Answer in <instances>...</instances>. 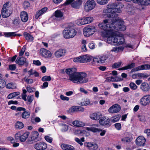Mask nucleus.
<instances>
[{
	"instance_id": "29",
	"label": "nucleus",
	"mask_w": 150,
	"mask_h": 150,
	"mask_svg": "<svg viewBox=\"0 0 150 150\" xmlns=\"http://www.w3.org/2000/svg\"><path fill=\"white\" fill-rule=\"evenodd\" d=\"M135 64L134 63H132L131 64H129L126 66L119 68L118 69L119 70H127L132 69L135 67Z\"/></svg>"
},
{
	"instance_id": "4",
	"label": "nucleus",
	"mask_w": 150,
	"mask_h": 150,
	"mask_svg": "<svg viewBox=\"0 0 150 150\" xmlns=\"http://www.w3.org/2000/svg\"><path fill=\"white\" fill-rule=\"evenodd\" d=\"M12 13V10L10 7L9 2L4 4L1 10V15L3 18H7Z\"/></svg>"
},
{
	"instance_id": "22",
	"label": "nucleus",
	"mask_w": 150,
	"mask_h": 150,
	"mask_svg": "<svg viewBox=\"0 0 150 150\" xmlns=\"http://www.w3.org/2000/svg\"><path fill=\"white\" fill-rule=\"evenodd\" d=\"M73 125L76 127H81L85 126V123L83 122L78 120H76L72 122Z\"/></svg>"
},
{
	"instance_id": "64",
	"label": "nucleus",
	"mask_w": 150,
	"mask_h": 150,
	"mask_svg": "<svg viewBox=\"0 0 150 150\" xmlns=\"http://www.w3.org/2000/svg\"><path fill=\"white\" fill-rule=\"evenodd\" d=\"M9 68L10 70L11 71H13L16 69V66L15 64H11L9 65Z\"/></svg>"
},
{
	"instance_id": "10",
	"label": "nucleus",
	"mask_w": 150,
	"mask_h": 150,
	"mask_svg": "<svg viewBox=\"0 0 150 150\" xmlns=\"http://www.w3.org/2000/svg\"><path fill=\"white\" fill-rule=\"evenodd\" d=\"M108 57L106 55L100 56L93 58V61L95 63L102 64L107 62Z\"/></svg>"
},
{
	"instance_id": "35",
	"label": "nucleus",
	"mask_w": 150,
	"mask_h": 150,
	"mask_svg": "<svg viewBox=\"0 0 150 150\" xmlns=\"http://www.w3.org/2000/svg\"><path fill=\"white\" fill-rule=\"evenodd\" d=\"M81 56V63H85L89 62L91 60L90 57L87 55H83Z\"/></svg>"
},
{
	"instance_id": "61",
	"label": "nucleus",
	"mask_w": 150,
	"mask_h": 150,
	"mask_svg": "<svg viewBox=\"0 0 150 150\" xmlns=\"http://www.w3.org/2000/svg\"><path fill=\"white\" fill-rule=\"evenodd\" d=\"M21 134V132H18L15 135V139L16 140L18 139L20 140Z\"/></svg>"
},
{
	"instance_id": "47",
	"label": "nucleus",
	"mask_w": 150,
	"mask_h": 150,
	"mask_svg": "<svg viewBox=\"0 0 150 150\" xmlns=\"http://www.w3.org/2000/svg\"><path fill=\"white\" fill-rule=\"evenodd\" d=\"M138 79H144L148 77V76L143 73H138Z\"/></svg>"
},
{
	"instance_id": "30",
	"label": "nucleus",
	"mask_w": 150,
	"mask_h": 150,
	"mask_svg": "<svg viewBox=\"0 0 150 150\" xmlns=\"http://www.w3.org/2000/svg\"><path fill=\"white\" fill-rule=\"evenodd\" d=\"M86 129L88 131H90L93 132H100L101 131V129H98L93 126L86 128Z\"/></svg>"
},
{
	"instance_id": "38",
	"label": "nucleus",
	"mask_w": 150,
	"mask_h": 150,
	"mask_svg": "<svg viewBox=\"0 0 150 150\" xmlns=\"http://www.w3.org/2000/svg\"><path fill=\"white\" fill-rule=\"evenodd\" d=\"M6 87L7 88L13 89L16 88L17 85L16 83L11 82L8 83L6 85Z\"/></svg>"
},
{
	"instance_id": "20",
	"label": "nucleus",
	"mask_w": 150,
	"mask_h": 150,
	"mask_svg": "<svg viewBox=\"0 0 150 150\" xmlns=\"http://www.w3.org/2000/svg\"><path fill=\"white\" fill-rule=\"evenodd\" d=\"M66 52V50H65L59 49L54 52V55L56 57L59 58L64 56Z\"/></svg>"
},
{
	"instance_id": "27",
	"label": "nucleus",
	"mask_w": 150,
	"mask_h": 150,
	"mask_svg": "<svg viewBox=\"0 0 150 150\" xmlns=\"http://www.w3.org/2000/svg\"><path fill=\"white\" fill-rule=\"evenodd\" d=\"M23 35L25 39L28 41H32L34 40V38L32 35L27 32H24Z\"/></svg>"
},
{
	"instance_id": "63",
	"label": "nucleus",
	"mask_w": 150,
	"mask_h": 150,
	"mask_svg": "<svg viewBox=\"0 0 150 150\" xmlns=\"http://www.w3.org/2000/svg\"><path fill=\"white\" fill-rule=\"evenodd\" d=\"M68 129V126L66 125H62V132H66Z\"/></svg>"
},
{
	"instance_id": "55",
	"label": "nucleus",
	"mask_w": 150,
	"mask_h": 150,
	"mask_svg": "<svg viewBox=\"0 0 150 150\" xmlns=\"http://www.w3.org/2000/svg\"><path fill=\"white\" fill-rule=\"evenodd\" d=\"M26 48V45H24L23 46L19 54V56H21L24 54Z\"/></svg>"
},
{
	"instance_id": "17",
	"label": "nucleus",
	"mask_w": 150,
	"mask_h": 150,
	"mask_svg": "<svg viewBox=\"0 0 150 150\" xmlns=\"http://www.w3.org/2000/svg\"><path fill=\"white\" fill-rule=\"evenodd\" d=\"M133 2L141 6H146L150 4V0H133Z\"/></svg>"
},
{
	"instance_id": "12",
	"label": "nucleus",
	"mask_w": 150,
	"mask_h": 150,
	"mask_svg": "<svg viewBox=\"0 0 150 150\" xmlns=\"http://www.w3.org/2000/svg\"><path fill=\"white\" fill-rule=\"evenodd\" d=\"M121 110V107L118 104H115L110 107L108 110L109 112L115 113L118 112Z\"/></svg>"
},
{
	"instance_id": "45",
	"label": "nucleus",
	"mask_w": 150,
	"mask_h": 150,
	"mask_svg": "<svg viewBox=\"0 0 150 150\" xmlns=\"http://www.w3.org/2000/svg\"><path fill=\"white\" fill-rule=\"evenodd\" d=\"M51 78L50 76H43L41 79V80L43 81H50L51 80Z\"/></svg>"
},
{
	"instance_id": "42",
	"label": "nucleus",
	"mask_w": 150,
	"mask_h": 150,
	"mask_svg": "<svg viewBox=\"0 0 150 150\" xmlns=\"http://www.w3.org/2000/svg\"><path fill=\"white\" fill-rule=\"evenodd\" d=\"M4 35L6 37H8L12 36H16L17 35V34L15 32L5 33H4Z\"/></svg>"
},
{
	"instance_id": "18",
	"label": "nucleus",
	"mask_w": 150,
	"mask_h": 150,
	"mask_svg": "<svg viewBox=\"0 0 150 150\" xmlns=\"http://www.w3.org/2000/svg\"><path fill=\"white\" fill-rule=\"evenodd\" d=\"M146 141V139L142 136H139L136 140V144L140 146H144Z\"/></svg>"
},
{
	"instance_id": "52",
	"label": "nucleus",
	"mask_w": 150,
	"mask_h": 150,
	"mask_svg": "<svg viewBox=\"0 0 150 150\" xmlns=\"http://www.w3.org/2000/svg\"><path fill=\"white\" fill-rule=\"evenodd\" d=\"M45 139L48 142L51 143L53 140V138L48 136H46L44 137Z\"/></svg>"
},
{
	"instance_id": "59",
	"label": "nucleus",
	"mask_w": 150,
	"mask_h": 150,
	"mask_svg": "<svg viewBox=\"0 0 150 150\" xmlns=\"http://www.w3.org/2000/svg\"><path fill=\"white\" fill-rule=\"evenodd\" d=\"M81 108V107L78 106H75L71 108L72 111H77L79 110V109Z\"/></svg>"
},
{
	"instance_id": "3",
	"label": "nucleus",
	"mask_w": 150,
	"mask_h": 150,
	"mask_svg": "<svg viewBox=\"0 0 150 150\" xmlns=\"http://www.w3.org/2000/svg\"><path fill=\"white\" fill-rule=\"evenodd\" d=\"M102 35L104 37L107 38V42L114 45H120L125 42L123 35L118 32L103 31Z\"/></svg>"
},
{
	"instance_id": "24",
	"label": "nucleus",
	"mask_w": 150,
	"mask_h": 150,
	"mask_svg": "<svg viewBox=\"0 0 150 150\" xmlns=\"http://www.w3.org/2000/svg\"><path fill=\"white\" fill-rule=\"evenodd\" d=\"M110 123V120L105 117L101 118L99 120L100 124L103 125H105L108 124Z\"/></svg>"
},
{
	"instance_id": "54",
	"label": "nucleus",
	"mask_w": 150,
	"mask_h": 150,
	"mask_svg": "<svg viewBox=\"0 0 150 150\" xmlns=\"http://www.w3.org/2000/svg\"><path fill=\"white\" fill-rule=\"evenodd\" d=\"M6 86L5 81L2 79L0 80V88H4Z\"/></svg>"
},
{
	"instance_id": "26",
	"label": "nucleus",
	"mask_w": 150,
	"mask_h": 150,
	"mask_svg": "<svg viewBox=\"0 0 150 150\" xmlns=\"http://www.w3.org/2000/svg\"><path fill=\"white\" fill-rule=\"evenodd\" d=\"M140 88L143 91L147 92L149 90L150 87L147 83L144 82L141 84Z\"/></svg>"
},
{
	"instance_id": "40",
	"label": "nucleus",
	"mask_w": 150,
	"mask_h": 150,
	"mask_svg": "<svg viewBox=\"0 0 150 150\" xmlns=\"http://www.w3.org/2000/svg\"><path fill=\"white\" fill-rule=\"evenodd\" d=\"M76 23L79 25H85L83 18H79L75 21Z\"/></svg>"
},
{
	"instance_id": "31",
	"label": "nucleus",
	"mask_w": 150,
	"mask_h": 150,
	"mask_svg": "<svg viewBox=\"0 0 150 150\" xmlns=\"http://www.w3.org/2000/svg\"><path fill=\"white\" fill-rule=\"evenodd\" d=\"M54 16L57 19L62 18L63 13L61 10H57L55 11L54 13Z\"/></svg>"
},
{
	"instance_id": "23",
	"label": "nucleus",
	"mask_w": 150,
	"mask_h": 150,
	"mask_svg": "<svg viewBox=\"0 0 150 150\" xmlns=\"http://www.w3.org/2000/svg\"><path fill=\"white\" fill-rule=\"evenodd\" d=\"M21 18L22 21L23 22H25L28 19V15L26 12L23 11L21 13Z\"/></svg>"
},
{
	"instance_id": "15",
	"label": "nucleus",
	"mask_w": 150,
	"mask_h": 150,
	"mask_svg": "<svg viewBox=\"0 0 150 150\" xmlns=\"http://www.w3.org/2000/svg\"><path fill=\"white\" fill-rule=\"evenodd\" d=\"M150 69V65L145 64L139 66L132 69L131 72H134L139 70H149Z\"/></svg>"
},
{
	"instance_id": "60",
	"label": "nucleus",
	"mask_w": 150,
	"mask_h": 150,
	"mask_svg": "<svg viewBox=\"0 0 150 150\" xmlns=\"http://www.w3.org/2000/svg\"><path fill=\"white\" fill-rule=\"evenodd\" d=\"M26 89L28 91L29 93H32L33 92L35 91V89L34 88L31 87L30 86H28L26 87Z\"/></svg>"
},
{
	"instance_id": "28",
	"label": "nucleus",
	"mask_w": 150,
	"mask_h": 150,
	"mask_svg": "<svg viewBox=\"0 0 150 150\" xmlns=\"http://www.w3.org/2000/svg\"><path fill=\"white\" fill-rule=\"evenodd\" d=\"M29 134V132H27L21 134L20 140L23 142H25L28 138Z\"/></svg>"
},
{
	"instance_id": "53",
	"label": "nucleus",
	"mask_w": 150,
	"mask_h": 150,
	"mask_svg": "<svg viewBox=\"0 0 150 150\" xmlns=\"http://www.w3.org/2000/svg\"><path fill=\"white\" fill-rule=\"evenodd\" d=\"M92 143L91 142H86L84 143V145L88 149H92Z\"/></svg>"
},
{
	"instance_id": "44",
	"label": "nucleus",
	"mask_w": 150,
	"mask_h": 150,
	"mask_svg": "<svg viewBox=\"0 0 150 150\" xmlns=\"http://www.w3.org/2000/svg\"><path fill=\"white\" fill-rule=\"evenodd\" d=\"M123 48L121 47H113L112 50L111 51L112 52H119L120 50H122Z\"/></svg>"
},
{
	"instance_id": "1",
	"label": "nucleus",
	"mask_w": 150,
	"mask_h": 150,
	"mask_svg": "<svg viewBox=\"0 0 150 150\" xmlns=\"http://www.w3.org/2000/svg\"><path fill=\"white\" fill-rule=\"evenodd\" d=\"M123 5L120 3H112L107 6V9L104 11V13H110L108 14V16L110 18L104 20L103 22L100 23L98 26L103 29V31H114L117 30L124 31L126 29L125 26L123 25L124 22L120 18H118V14L115 13L121 12L120 8Z\"/></svg>"
},
{
	"instance_id": "9",
	"label": "nucleus",
	"mask_w": 150,
	"mask_h": 150,
	"mask_svg": "<svg viewBox=\"0 0 150 150\" xmlns=\"http://www.w3.org/2000/svg\"><path fill=\"white\" fill-rule=\"evenodd\" d=\"M94 27H89L84 28L83 34L86 37H88L93 34L95 32Z\"/></svg>"
},
{
	"instance_id": "2",
	"label": "nucleus",
	"mask_w": 150,
	"mask_h": 150,
	"mask_svg": "<svg viewBox=\"0 0 150 150\" xmlns=\"http://www.w3.org/2000/svg\"><path fill=\"white\" fill-rule=\"evenodd\" d=\"M66 72L69 76V79L74 83L83 84L88 81L86 74L83 72H76V68L67 69Z\"/></svg>"
},
{
	"instance_id": "7",
	"label": "nucleus",
	"mask_w": 150,
	"mask_h": 150,
	"mask_svg": "<svg viewBox=\"0 0 150 150\" xmlns=\"http://www.w3.org/2000/svg\"><path fill=\"white\" fill-rule=\"evenodd\" d=\"M73 0H67L66 1L64 4L65 5L71 4V6L76 9L79 8L82 3L81 0H78L73 2Z\"/></svg>"
},
{
	"instance_id": "36",
	"label": "nucleus",
	"mask_w": 150,
	"mask_h": 150,
	"mask_svg": "<svg viewBox=\"0 0 150 150\" xmlns=\"http://www.w3.org/2000/svg\"><path fill=\"white\" fill-rule=\"evenodd\" d=\"M28 73L29 75V76L33 74H34L35 77H38L39 76V73L32 69L28 71Z\"/></svg>"
},
{
	"instance_id": "46",
	"label": "nucleus",
	"mask_w": 150,
	"mask_h": 150,
	"mask_svg": "<svg viewBox=\"0 0 150 150\" xmlns=\"http://www.w3.org/2000/svg\"><path fill=\"white\" fill-rule=\"evenodd\" d=\"M108 0H96L97 3L100 5H104L108 3Z\"/></svg>"
},
{
	"instance_id": "11",
	"label": "nucleus",
	"mask_w": 150,
	"mask_h": 150,
	"mask_svg": "<svg viewBox=\"0 0 150 150\" xmlns=\"http://www.w3.org/2000/svg\"><path fill=\"white\" fill-rule=\"evenodd\" d=\"M47 146L46 143L41 142L36 143L34 147L37 150H45L47 149Z\"/></svg>"
},
{
	"instance_id": "34",
	"label": "nucleus",
	"mask_w": 150,
	"mask_h": 150,
	"mask_svg": "<svg viewBox=\"0 0 150 150\" xmlns=\"http://www.w3.org/2000/svg\"><path fill=\"white\" fill-rule=\"evenodd\" d=\"M83 18L84 20L85 25L91 23L93 20V17L91 16L83 17Z\"/></svg>"
},
{
	"instance_id": "32",
	"label": "nucleus",
	"mask_w": 150,
	"mask_h": 150,
	"mask_svg": "<svg viewBox=\"0 0 150 150\" xmlns=\"http://www.w3.org/2000/svg\"><path fill=\"white\" fill-rule=\"evenodd\" d=\"M132 140V134H130L129 136L124 137L122 139L121 141L123 142H129Z\"/></svg>"
},
{
	"instance_id": "6",
	"label": "nucleus",
	"mask_w": 150,
	"mask_h": 150,
	"mask_svg": "<svg viewBox=\"0 0 150 150\" xmlns=\"http://www.w3.org/2000/svg\"><path fill=\"white\" fill-rule=\"evenodd\" d=\"M96 3L94 0H88L85 3L84 9L86 11L89 12L94 8Z\"/></svg>"
},
{
	"instance_id": "21",
	"label": "nucleus",
	"mask_w": 150,
	"mask_h": 150,
	"mask_svg": "<svg viewBox=\"0 0 150 150\" xmlns=\"http://www.w3.org/2000/svg\"><path fill=\"white\" fill-rule=\"evenodd\" d=\"M122 80V79L117 77H113L112 76L106 78L105 81L107 82L110 81H119Z\"/></svg>"
},
{
	"instance_id": "5",
	"label": "nucleus",
	"mask_w": 150,
	"mask_h": 150,
	"mask_svg": "<svg viewBox=\"0 0 150 150\" xmlns=\"http://www.w3.org/2000/svg\"><path fill=\"white\" fill-rule=\"evenodd\" d=\"M76 34V32L73 28H69L65 29L63 32L64 37L66 39H69L74 37Z\"/></svg>"
},
{
	"instance_id": "43",
	"label": "nucleus",
	"mask_w": 150,
	"mask_h": 150,
	"mask_svg": "<svg viewBox=\"0 0 150 150\" xmlns=\"http://www.w3.org/2000/svg\"><path fill=\"white\" fill-rule=\"evenodd\" d=\"M75 141L80 144L81 146H82L83 145V143L82 142H84L85 141L84 138L82 137L80 139L79 138H76L75 139Z\"/></svg>"
},
{
	"instance_id": "39",
	"label": "nucleus",
	"mask_w": 150,
	"mask_h": 150,
	"mask_svg": "<svg viewBox=\"0 0 150 150\" xmlns=\"http://www.w3.org/2000/svg\"><path fill=\"white\" fill-rule=\"evenodd\" d=\"M20 94L19 92H17L11 93L9 94L7 96V98L8 99H11L19 95Z\"/></svg>"
},
{
	"instance_id": "50",
	"label": "nucleus",
	"mask_w": 150,
	"mask_h": 150,
	"mask_svg": "<svg viewBox=\"0 0 150 150\" xmlns=\"http://www.w3.org/2000/svg\"><path fill=\"white\" fill-rule=\"evenodd\" d=\"M122 63V62L121 61L115 63L112 66V67L114 68H118L121 66Z\"/></svg>"
},
{
	"instance_id": "33",
	"label": "nucleus",
	"mask_w": 150,
	"mask_h": 150,
	"mask_svg": "<svg viewBox=\"0 0 150 150\" xmlns=\"http://www.w3.org/2000/svg\"><path fill=\"white\" fill-rule=\"evenodd\" d=\"M24 126V124L21 122L17 121L15 123V127L17 129H22Z\"/></svg>"
},
{
	"instance_id": "25",
	"label": "nucleus",
	"mask_w": 150,
	"mask_h": 150,
	"mask_svg": "<svg viewBox=\"0 0 150 150\" xmlns=\"http://www.w3.org/2000/svg\"><path fill=\"white\" fill-rule=\"evenodd\" d=\"M47 8L45 7L38 11L36 13L35 17V18L36 19L38 18L40 16L45 13L47 11Z\"/></svg>"
},
{
	"instance_id": "41",
	"label": "nucleus",
	"mask_w": 150,
	"mask_h": 150,
	"mask_svg": "<svg viewBox=\"0 0 150 150\" xmlns=\"http://www.w3.org/2000/svg\"><path fill=\"white\" fill-rule=\"evenodd\" d=\"M120 118V115H116L111 118V121L113 122H115L118 121Z\"/></svg>"
},
{
	"instance_id": "14",
	"label": "nucleus",
	"mask_w": 150,
	"mask_h": 150,
	"mask_svg": "<svg viewBox=\"0 0 150 150\" xmlns=\"http://www.w3.org/2000/svg\"><path fill=\"white\" fill-rule=\"evenodd\" d=\"M16 63L19 65H22L25 64L26 66H27L28 64V62L26 61V59L23 57H18L16 61Z\"/></svg>"
},
{
	"instance_id": "58",
	"label": "nucleus",
	"mask_w": 150,
	"mask_h": 150,
	"mask_svg": "<svg viewBox=\"0 0 150 150\" xmlns=\"http://www.w3.org/2000/svg\"><path fill=\"white\" fill-rule=\"evenodd\" d=\"M90 103V101L89 99H86L83 102H82V105L83 106H86L88 105Z\"/></svg>"
},
{
	"instance_id": "49",
	"label": "nucleus",
	"mask_w": 150,
	"mask_h": 150,
	"mask_svg": "<svg viewBox=\"0 0 150 150\" xmlns=\"http://www.w3.org/2000/svg\"><path fill=\"white\" fill-rule=\"evenodd\" d=\"M26 93L27 91L26 90L23 89V93L22 95V99L25 101H26L27 100V95L26 94Z\"/></svg>"
},
{
	"instance_id": "56",
	"label": "nucleus",
	"mask_w": 150,
	"mask_h": 150,
	"mask_svg": "<svg viewBox=\"0 0 150 150\" xmlns=\"http://www.w3.org/2000/svg\"><path fill=\"white\" fill-rule=\"evenodd\" d=\"M23 7L25 8H27L30 6V4L28 1H24L23 4Z\"/></svg>"
},
{
	"instance_id": "51",
	"label": "nucleus",
	"mask_w": 150,
	"mask_h": 150,
	"mask_svg": "<svg viewBox=\"0 0 150 150\" xmlns=\"http://www.w3.org/2000/svg\"><path fill=\"white\" fill-rule=\"evenodd\" d=\"M129 85L131 88L133 90H136L137 87V86L134 83H130Z\"/></svg>"
},
{
	"instance_id": "48",
	"label": "nucleus",
	"mask_w": 150,
	"mask_h": 150,
	"mask_svg": "<svg viewBox=\"0 0 150 150\" xmlns=\"http://www.w3.org/2000/svg\"><path fill=\"white\" fill-rule=\"evenodd\" d=\"M20 22V20L19 18H16L13 20V23L16 25H18Z\"/></svg>"
},
{
	"instance_id": "19",
	"label": "nucleus",
	"mask_w": 150,
	"mask_h": 150,
	"mask_svg": "<svg viewBox=\"0 0 150 150\" xmlns=\"http://www.w3.org/2000/svg\"><path fill=\"white\" fill-rule=\"evenodd\" d=\"M102 116L101 113L99 112L93 113L90 115L91 119L94 120H98L100 119Z\"/></svg>"
},
{
	"instance_id": "8",
	"label": "nucleus",
	"mask_w": 150,
	"mask_h": 150,
	"mask_svg": "<svg viewBox=\"0 0 150 150\" xmlns=\"http://www.w3.org/2000/svg\"><path fill=\"white\" fill-rule=\"evenodd\" d=\"M140 104L143 106H145L150 103V95H146L141 98L139 100Z\"/></svg>"
},
{
	"instance_id": "37",
	"label": "nucleus",
	"mask_w": 150,
	"mask_h": 150,
	"mask_svg": "<svg viewBox=\"0 0 150 150\" xmlns=\"http://www.w3.org/2000/svg\"><path fill=\"white\" fill-rule=\"evenodd\" d=\"M30 112L28 111L24 110L21 115V117L23 118L26 119L28 118L30 116Z\"/></svg>"
},
{
	"instance_id": "57",
	"label": "nucleus",
	"mask_w": 150,
	"mask_h": 150,
	"mask_svg": "<svg viewBox=\"0 0 150 150\" xmlns=\"http://www.w3.org/2000/svg\"><path fill=\"white\" fill-rule=\"evenodd\" d=\"M73 61L75 62L81 63V56L74 58L73 59Z\"/></svg>"
},
{
	"instance_id": "16",
	"label": "nucleus",
	"mask_w": 150,
	"mask_h": 150,
	"mask_svg": "<svg viewBox=\"0 0 150 150\" xmlns=\"http://www.w3.org/2000/svg\"><path fill=\"white\" fill-rule=\"evenodd\" d=\"M40 52L42 56L45 58L50 57L52 56L50 52L44 48H41L40 50Z\"/></svg>"
},
{
	"instance_id": "13",
	"label": "nucleus",
	"mask_w": 150,
	"mask_h": 150,
	"mask_svg": "<svg viewBox=\"0 0 150 150\" xmlns=\"http://www.w3.org/2000/svg\"><path fill=\"white\" fill-rule=\"evenodd\" d=\"M39 133L38 132L35 131L32 134L30 139H28V142L29 143H33V142H36L39 140Z\"/></svg>"
},
{
	"instance_id": "62",
	"label": "nucleus",
	"mask_w": 150,
	"mask_h": 150,
	"mask_svg": "<svg viewBox=\"0 0 150 150\" xmlns=\"http://www.w3.org/2000/svg\"><path fill=\"white\" fill-rule=\"evenodd\" d=\"M25 81L28 84L32 83L33 82V80L31 79H27L26 77L24 78Z\"/></svg>"
}]
</instances>
